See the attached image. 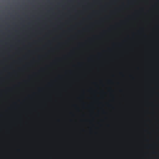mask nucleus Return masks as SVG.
<instances>
[{"instance_id": "obj_2", "label": "nucleus", "mask_w": 159, "mask_h": 159, "mask_svg": "<svg viewBox=\"0 0 159 159\" xmlns=\"http://www.w3.org/2000/svg\"><path fill=\"white\" fill-rule=\"evenodd\" d=\"M157 10H158V9H157Z\"/></svg>"}, {"instance_id": "obj_1", "label": "nucleus", "mask_w": 159, "mask_h": 159, "mask_svg": "<svg viewBox=\"0 0 159 159\" xmlns=\"http://www.w3.org/2000/svg\"><path fill=\"white\" fill-rule=\"evenodd\" d=\"M157 1L158 2H159V0H157Z\"/></svg>"}]
</instances>
